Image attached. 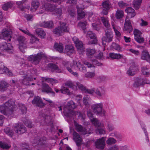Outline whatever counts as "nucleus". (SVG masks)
<instances>
[{
	"label": "nucleus",
	"instance_id": "7c9ffc66",
	"mask_svg": "<svg viewBox=\"0 0 150 150\" xmlns=\"http://www.w3.org/2000/svg\"><path fill=\"white\" fill-rule=\"evenodd\" d=\"M39 2L38 0H33L31 2L30 10L31 11H36L39 6Z\"/></svg>",
	"mask_w": 150,
	"mask_h": 150
},
{
	"label": "nucleus",
	"instance_id": "473e14b6",
	"mask_svg": "<svg viewBox=\"0 0 150 150\" xmlns=\"http://www.w3.org/2000/svg\"><path fill=\"white\" fill-rule=\"evenodd\" d=\"M60 26H59L62 30H63V32H68L69 28L67 25L65 23L63 22H59Z\"/></svg>",
	"mask_w": 150,
	"mask_h": 150
},
{
	"label": "nucleus",
	"instance_id": "4be33fe9",
	"mask_svg": "<svg viewBox=\"0 0 150 150\" xmlns=\"http://www.w3.org/2000/svg\"><path fill=\"white\" fill-rule=\"evenodd\" d=\"M46 138L43 137L40 138L39 136H37L34 140V143L38 145H44L46 143Z\"/></svg>",
	"mask_w": 150,
	"mask_h": 150
},
{
	"label": "nucleus",
	"instance_id": "aec40b11",
	"mask_svg": "<svg viewBox=\"0 0 150 150\" xmlns=\"http://www.w3.org/2000/svg\"><path fill=\"white\" fill-rule=\"evenodd\" d=\"M128 18V16L126 17V20L124 25V30L127 31L130 33L133 30V28L132 26L130 21L129 20H127V18Z\"/></svg>",
	"mask_w": 150,
	"mask_h": 150
},
{
	"label": "nucleus",
	"instance_id": "e2e57ef3",
	"mask_svg": "<svg viewBox=\"0 0 150 150\" xmlns=\"http://www.w3.org/2000/svg\"><path fill=\"white\" fill-rule=\"evenodd\" d=\"M21 150H31L26 143L22 144L21 145Z\"/></svg>",
	"mask_w": 150,
	"mask_h": 150
},
{
	"label": "nucleus",
	"instance_id": "f3484780",
	"mask_svg": "<svg viewBox=\"0 0 150 150\" xmlns=\"http://www.w3.org/2000/svg\"><path fill=\"white\" fill-rule=\"evenodd\" d=\"M73 139L76 142L77 146H81L82 144V139L81 136L76 132L73 133Z\"/></svg>",
	"mask_w": 150,
	"mask_h": 150
},
{
	"label": "nucleus",
	"instance_id": "37998d69",
	"mask_svg": "<svg viewBox=\"0 0 150 150\" xmlns=\"http://www.w3.org/2000/svg\"><path fill=\"white\" fill-rule=\"evenodd\" d=\"M110 48L112 50H117L119 52L121 51L122 50V48L118 44L115 43H112L110 46Z\"/></svg>",
	"mask_w": 150,
	"mask_h": 150
},
{
	"label": "nucleus",
	"instance_id": "a878e982",
	"mask_svg": "<svg viewBox=\"0 0 150 150\" xmlns=\"http://www.w3.org/2000/svg\"><path fill=\"white\" fill-rule=\"evenodd\" d=\"M47 67L49 70L52 72L56 71L57 72L60 73L61 72V70L59 68L57 65L53 63L49 64L47 65Z\"/></svg>",
	"mask_w": 150,
	"mask_h": 150
},
{
	"label": "nucleus",
	"instance_id": "1a4fd4ad",
	"mask_svg": "<svg viewBox=\"0 0 150 150\" xmlns=\"http://www.w3.org/2000/svg\"><path fill=\"white\" fill-rule=\"evenodd\" d=\"M12 32L10 29H4L2 31L1 34L2 37H0V38L4 39L6 40L7 42H9L11 40V35Z\"/></svg>",
	"mask_w": 150,
	"mask_h": 150
},
{
	"label": "nucleus",
	"instance_id": "338daca9",
	"mask_svg": "<svg viewBox=\"0 0 150 150\" xmlns=\"http://www.w3.org/2000/svg\"><path fill=\"white\" fill-rule=\"evenodd\" d=\"M96 132L97 133H98L100 134H104L105 133V130L103 129L98 128L96 130Z\"/></svg>",
	"mask_w": 150,
	"mask_h": 150
},
{
	"label": "nucleus",
	"instance_id": "79ce46f5",
	"mask_svg": "<svg viewBox=\"0 0 150 150\" xmlns=\"http://www.w3.org/2000/svg\"><path fill=\"white\" fill-rule=\"evenodd\" d=\"M124 16V12L123 11L118 9L117 10L115 13V17L117 19H120L122 18Z\"/></svg>",
	"mask_w": 150,
	"mask_h": 150
},
{
	"label": "nucleus",
	"instance_id": "774afa93",
	"mask_svg": "<svg viewBox=\"0 0 150 150\" xmlns=\"http://www.w3.org/2000/svg\"><path fill=\"white\" fill-rule=\"evenodd\" d=\"M65 85L69 88H73L74 85L73 83L71 81H67L65 83Z\"/></svg>",
	"mask_w": 150,
	"mask_h": 150
},
{
	"label": "nucleus",
	"instance_id": "864d4df0",
	"mask_svg": "<svg viewBox=\"0 0 150 150\" xmlns=\"http://www.w3.org/2000/svg\"><path fill=\"white\" fill-rule=\"evenodd\" d=\"M87 23L86 21L80 22L78 24V27L82 30H84L86 28V24Z\"/></svg>",
	"mask_w": 150,
	"mask_h": 150
},
{
	"label": "nucleus",
	"instance_id": "5fc2aeb1",
	"mask_svg": "<svg viewBox=\"0 0 150 150\" xmlns=\"http://www.w3.org/2000/svg\"><path fill=\"white\" fill-rule=\"evenodd\" d=\"M116 142V140L112 137L109 138L106 141V143L108 145H111L112 144H115Z\"/></svg>",
	"mask_w": 150,
	"mask_h": 150
},
{
	"label": "nucleus",
	"instance_id": "7ed1b4c3",
	"mask_svg": "<svg viewBox=\"0 0 150 150\" xmlns=\"http://www.w3.org/2000/svg\"><path fill=\"white\" fill-rule=\"evenodd\" d=\"M76 108L75 103L72 100H70L67 103L66 106L64 109V114L65 116L71 118L74 115L75 112L73 110Z\"/></svg>",
	"mask_w": 150,
	"mask_h": 150
},
{
	"label": "nucleus",
	"instance_id": "6e6552de",
	"mask_svg": "<svg viewBox=\"0 0 150 150\" xmlns=\"http://www.w3.org/2000/svg\"><path fill=\"white\" fill-rule=\"evenodd\" d=\"M17 40L19 43V48L20 50L22 52H25L24 49L27 47L26 43L27 41L26 39L23 36H19Z\"/></svg>",
	"mask_w": 150,
	"mask_h": 150
},
{
	"label": "nucleus",
	"instance_id": "0eeeda50",
	"mask_svg": "<svg viewBox=\"0 0 150 150\" xmlns=\"http://www.w3.org/2000/svg\"><path fill=\"white\" fill-rule=\"evenodd\" d=\"M105 36L102 38L103 45H105L107 42H110L112 41L113 35L111 28H107L105 30Z\"/></svg>",
	"mask_w": 150,
	"mask_h": 150
},
{
	"label": "nucleus",
	"instance_id": "680f3d73",
	"mask_svg": "<svg viewBox=\"0 0 150 150\" xmlns=\"http://www.w3.org/2000/svg\"><path fill=\"white\" fill-rule=\"evenodd\" d=\"M20 109L22 112L23 114L26 113L27 111V108L24 104H21L19 105Z\"/></svg>",
	"mask_w": 150,
	"mask_h": 150
},
{
	"label": "nucleus",
	"instance_id": "f257e3e1",
	"mask_svg": "<svg viewBox=\"0 0 150 150\" xmlns=\"http://www.w3.org/2000/svg\"><path fill=\"white\" fill-rule=\"evenodd\" d=\"M17 108V106L15 104V100L11 99L6 102L3 105L1 106L0 110L3 114L9 116L12 115Z\"/></svg>",
	"mask_w": 150,
	"mask_h": 150
},
{
	"label": "nucleus",
	"instance_id": "ddd939ff",
	"mask_svg": "<svg viewBox=\"0 0 150 150\" xmlns=\"http://www.w3.org/2000/svg\"><path fill=\"white\" fill-rule=\"evenodd\" d=\"M13 47L10 43L6 42H1L0 45V50L1 51H8L10 53L13 52Z\"/></svg>",
	"mask_w": 150,
	"mask_h": 150
},
{
	"label": "nucleus",
	"instance_id": "bb28decb",
	"mask_svg": "<svg viewBox=\"0 0 150 150\" xmlns=\"http://www.w3.org/2000/svg\"><path fill=\"white\" fill-rule=\"evenodd\" d=\"M42 116L44 119L45 122L46 124L48 125H51V128H53V126L51 120V117L49 115H45V114H42Z\"/></svg>",
	"mask_w": 150,
	"mask_h": 150
},
{
	"label": "nucleus",
	"instance_id": "e433bc0d",
	"mask_svg": "<svg viewBox=\"0 0 150 150\" xmlns=\"http://www.w3.org/2000/svg\"><path fill=\"white\" fill-rule=\"evenodd\" d=\"M143 79L141 78H137L135 80L133 84V86L135 87H137L142 84Z\"/></svg>",
	"mask_w": 150,
	"mask_h": 150
},
{
	"label": "nucleus",
	"instance_id": "603ef678",
	"mask_svg": "<svg viewBox=\"0 0 150 150\" xmlns=\"http://www.w3.org/2000/svg\"><path fill=\"white\" fill-rule=\"evenodd\" d=\"M80 1L83 5V7L80 6V7L83 8H84L85 7L88 6L90 2V0H80Z\"/></svg>",
	"mask_w": 150,
	"mask_h": 150
},
{
	"label": "nucleus",
	"instance_id": "69168bd1",
	"mask_svg": "<svg viewBox=\"0 0 150 150\" xmlns=\"http://www.w3.org/2000/svg\"><path fill=\"white\" fill-rule=\"evenodd\" d=\"M63 64L64 66L66 67L67 69L68 70V68H71L69 66L71 67L72 63L70 64V63L68 61H64L63 62Z\"/></svg>",
	"mask_w": 150,
	"mask_h": 150
},
{
	"label": "nucleus",
	"instance_id": "ea45409f",
	"mask_svg": "<svg viewBox=\"0 0 150 150\" xmlns=\"http://www.w3.org/2000/svg\"><path fill=\"white\" fill-rule=\"evenodd\" d=\"M54 48L60 52H63V47L62 44L55 43L54 46Z\"/></svg>",
	"mask_w": 150,
	"mask_h": 150
},
{
	"label": "nucleus",
	"instance_id": "39448f33",
	"mask_svg": "<svg viewBox=\"0 0 150 150\" xmlns=\"http://www.w3.org/2000/svg\"><path fill=\"white\" fill-rule=\"evenodd\" d=\"M103 104L100 103L93 105L91 106V109L93 112L98 116H105L106 112L103 109Z\"/></svg>",
	"mask_w": 150,
	"mask_h": 150
},
{
	"label": "nucleus",
	"instance_id": "c85d7f7f",
	"mask_svg": "<svg viewBox=\"0 0 150 150\" xmlns=\"http://www.w3.org/2000/svg\"><path fill=\"white\" fill-rule=\"evenodd\" d=\"M125 12H126L128 16L132 18L134 17L136 15V13L135 10L131 7H128L125 9Z\"/></svg>",
	"mask_w": 150,
	"mask_h": 150
},
{
	"label": "nucleus",
	"instance_id": "a211bd4d",
	"mask_svg": "<svg viewBox=\"0 0 150 150\" xmlns=\"http://www.w3.org/2000/svg\"><path fill=\"white\" fill-rule=\"evenodd\" d=\"M42 91L47 93H50L53 96H54L55 93L52 91V89L49 86L48 84L46 83H43L42 84Z\"/></svg>",
	"mask_w": 150,
	"mask_h": 150
},
{
	"label": "nucleus",
	"instance_id": "bf43d9fd",
	"mask_svg": "<svg viewBox=\"0 0 150 150\" xmlns=\"http://www.w3.org/2000/svg\"><path fill=\"white\" fill-rule=\"evenodd\" d=\"M60 90L62 93L66 94L68 95L70 94V92L69 89L64 87H62Z\"/></svg>",
	"mask_w": 150,
	"mask_h": 150
},
{
	"label": "nucleus",
	"instance_id": "4d7b16f0",
	"mask_svg": "<svg viewBox=\"0 0 150 150\" xmlns=\"http://www.w3.org/2000/svg\"><path fill=\"white\" fill-rule=\"evenodd\" d=\"M7 68L5 67L2 63L0 64V73L3 74L5 73L6 71Z\"/></svg>",
	"mask_w": 150,
	"mask_h": 150
},
{
	"label": "nucleus",
	"instance_id": "9d476101",
	"mask_svg": "<svg viewBox=\"0 0 150 150\" xmlns=\"http://www.w3.org/2000/svg\"><path fill=\"white\" fill-rule=\"evenodd\" d=\"M16 132L18 134H21L25 133L27 130L24 125L22 124L18 123L14 125Z\"/></svg>",
	"mask_w": 150,
	"mask_h": 150
},
{
	"label": "nucleus",
	"instance_id": "2eb2a0df",
	"mask_svg": "<svg viewBox=\"0 0 150 150\" xmlns=\"http://www.w3.org/2000/svg\"><path fill=\"white\" fill-rule=\"evenodd\" d=\"M102 5L103 7L102 13L104 15H107L109 10L111 6L110 3L108 0H105L103 1Z\"/></svg>",
	"mask_w": 150,
	"mask_h": 150
},
{
	"label": "nucleus",
	"instance_id": "a19ab883",
	"mask_svg": "<svg viewBox=\"0 0 150 150\" xmlns=\"http://www.w3.org/2000/svg\"><path fill=\"white\" fill-rule=\"evenodd\" d=\"M13 6V4L11 2H7L4 4L2 6V9L4 11H6L8 9L11 8Z\"/></svg>",
	"mask_w": 150,
	"mask_h": 150
},
{
	"label": "nucleus",
	"instance_id": "6e6d98bb",
	"mask_svg": "<svg viewBox=\"0 0 150 150\" xmlns=\"http://www.w3.org/2000/svg\"><path fill=\"white\" fill-rule=\"evenodd\" d=\"M134 39L137 42L140 43H143L144 41V38L141 36H134Z\"/></svg>",
	"mask_w": 150,
	"mask_h": 150
},
{
	"label": "nucleus",
	"instance_id": "4c0bfd02",
	"mask_svg": "<svg viewBox=\"0 0 150 150\" xmlns=\"http://www.w3.org/2000/svg\"><path fill=\"white\" fill-rule=\"evenodd\" d=\"M95 51L93 49H88L86 50V54L89 58H92L94 56Z\"/></svg>",
	"mask_w": 150,
	"mask_h": 150
},
{
	"label": "nucleus",
	"instance_id": "9b49d317",
	"mask_svg": "<svg viewBox=\"0 0 150 150\" xmlns=\"http://www.w3.org/2000/svg\"><path fill=\"white\" fill-rule=\"evenodd\" d=\"M71 68L76 71H79L83 72L86 71V68L79 62L74 61L72 63Z\"/></svg>",
	"mask_w": 150,
	"mask_h": 150
},
{
	"label": "nucleus",
	"instance_id": "6ab92c4d",
	"mask_svg": "<svg viewBox=\"0 0 150 150\" xmlns=\"http://www.w3.org/2000/svg\"><path fill=\"white\" fill-rule=\"evenodd\" d=\"M138 70L137 67L133 64L129 68L127 74L129 76H132L135 74Z\"/></svg>",
	"mask_w": 150,
	"mask_h": 150
},
{
	"label": "nucleus",
	"instance_id": "412c9836",
	"mask_svg": "<svg viewBox=\"0 0 150 150\" xmlns=\"http://www.w3.org/2000/svg\"><path fill=\"white\" fill-rule=\"evenodd\" d=\"M32 103L33 104H35L36 106L40 108L42 107L44 105L41 99L38 96L34 97L32 101Z\"/></svg>",
	"mask_w": 150,
	"mask_h": 150
},
{
	"label": "nucleus",
	"instance_id": "5701e85b",
	"mask_svg": "<svg viewBox=\"0 0 150 150\" xmlns=\"http://www.w3.org/2000/svg\"><path fill=\"white\" fill-rule=\"evenodd\" d=\"M75 50L74 47L71 45H67L65 46L64 52L67 55L70 56L74 53Z\"/></svg>",
	"mask_w": 150,
	"mask_h": 150
},
{
	"label": "nucleus",
	"instance_id": "de8ad7c7",
	"mask_svg": "<svg viewBox=\"0 0 150 150\" xmlns=\"http://www.w3.org/2000/svg\"><path fill=\"white\" fill-rule=\"evenodd\" d=\"M142 0H134L133 5L134 8L137 10L139 8Z\"/></svg>",
	"mask_w": 150,
	"mask_h": 150
},
{
	"label": "nucleus",
	"instance_id": "c756f323",
	"mask_svg": "<svg viewBox=\"0 0 150 150\" xmlns=\"http://www.w3.org/2000/svg\"><path fill=\"white\" fill-rule=\"evenodd\" d=\"M76 8L77 10L78 18L80 19L83 18L85 15V13L83 10L84 8L80 7L79 6H77Z\"/></svg>",
	"mask_w": 150,
	"mask_h": 150
},
{
	"label": "nucleus",
	"instance_id": "20e7f679",
	"mask_svg": "<svg viewBox=\"0 0 150 150\" xmlns=\"http://www.w3.org/2000/svg\"><path fill=\"white\" fill-rule=\"evenodd\" d=\"M47 58V56L45 54L40 52L37 54L30 55L28 57V59L32 64L36 65L39 63L41 59H46Z\"/></svg>",
	"mask_w": 150,
	"mask_h": 150
},
{
	"label": "nucleus",
	"instance_id": "393cba45",
	"mask_svg": "<svg viewBox=\"0 0 150 150\" xmlns=\"http://www.w3.org/2000/svg\"><path fill=\"white\" fill-rule=\"evenodd\" d=\"M95 93L100 98L105 95V88L103 87H99L94 89Z\"/></svg>",
	"mask_w": 150,
	"mask_h": 150
},
{
	"label": "nucleus",
	"instance_id": "f03ea898",
	"mask_svg": "<svg viewBox=\"0 0 150 150\" xmlns=\"http://www.w3.org/2000/svg\"><path fill=\"white\" fill-rule=\"evenodd\" d=\"M45 11L53 12L54 14L60 16L62 14V9L61 8H57L54 5L48 3L43 4L40 11V13H42Z\"/></svg>",
	"mask_w": 150,
	"mask_h": 150
},
{
	"label": "nucleus",
	"instance_id": "72a5a7b5",
	"mask_svg": "<svg viewBox=\"0 0 150 150\" xmlns=\"http://www.w3.org/2000/svg\"><path fill=\"white\" fill-rule=\"evenodd\" d=\"M40 25L42 27L52 28L53 27V24L52 21H44L40 24Z\"/></svg>",
	"mask_w": 150,
	"mask_h": 150
},
{
	"label": "nucleus",
	"instance_id": "dca6fc26",
	"mask_svg": "<svg viewBox=\"0 0 150 150\" xmlns=\"http://www.w3.org/2000/svg\"><path fill=\"white\" fill-rule=\"evenodd\" d=\"M87 115L91 121L96 126L99 127L101 125V124L97 119L94 118L91 110H89L87 111Z\"/></svg>",
	"mask_w": 150,
	"mask_h": 150
},
{
	"label": "nucleus",
	"instance_id": "c9c22d12",
	"mask_svg": "<svg viewBox=\"0 0 150 150\" xmlns=\"http://www.w3.org/2000/svg\"><path fill=\"white\" fill-rule=\"evenodd\" d=\"M8 86L9 85L7 82L4 81H2L0 84V91H5L7 89Z\"/></svg>",
	"mask_w": 150,
	"mask_h": 150
},
{
	"label": "nucleus",
	"instance_id": "2f4dec72",
	"mask_svg": "<svg viewBox=\"0 0 150 150\" xmlns=\"http://www.w3.org/2000/svg\"><path fill=\"white\" fill-rule=\"evenodd\" d=\"M110 57L112 59H119L123 58L124 56L119 53H110L109 54Z\"/></svg>",
	"mask_w": 150,
	"mask_h": 150
},
{
	"label": "nucleus",
	"instance_id": "b1692460",
	"mask_svg": "<svg viewBox=\"0 0 150 150\" xmlns=\"http://www.w3.org/2000/svg\"><path fill=\"white\" fill-rule=\"evenodd\" d=\"M75 125L76 131L78 132H80L81 134L84 135L88 133H90L88 132L86 129L84 127H83L81 125L78 124H76Z\"/></svg>",
	"mask_w": 150,
	"mask_h": 150
},
{
	"label": "nucleus",
	"instance_id": "423d86ee",
	"mask_svg": "<svg viewBox=\"0 0 150 150\" xmlns=\"http://www.w3.org/2000/svg\"><path fill=\"white\" fill-rule=\"evenodd\" d=\"M20 74L23 75V79L21 80L20 83L23 84L27 86L29 84V81L33 80V79L32 77V74L30 71L27 72L24 71H21Z\"/></svg>",
	"mask_w": 150,
	"mask_h": 150
},
{
	"label": "nucleus",
	"instance_id": "cd10ccee",
	"mask_svg": "<svg viewBox=\"0 0 150 150\" xmlns=\"http://www.w3.org/2000/svg\"><path fill=\"white\" fill-rule=\"evenodd\" d=\"M141 58L143 60L150 62V55L147 50H145L142 51Z\"/></svg>",
	"mask_w": 150,
	"mask_h": 150
},
{
	"label": "nucleus",
	"instance_id": "0e129e2a",
	"mask_svg": "<svg viewBox=\"0 0 150 150\" xmlns=\"http://www.w3.org/2000/svg\"><path fill=\"white\" fill-rule=\"evenodd\" d=\"M119 6L121 8L125 7L128 6V4L122 1H120L118 3Z\"/></svg>",
	"mask_w": 150,
	"mask_h": 150
},
{
	"label": "nucleus",
	"instance_id": "c03bdc74",
	"mask_svg": "<svg viewBox=\"0 0 150 150\" xmlns=\"http://www.w3.org/2000/svg\"><path fill=\"white\" fill-rule=\"evenodd\" d=\"M100 19L104 26L106 27L107 29L110 28H109L110 26V25L107 19L104 17H101Z\"/></svg>",
	"mask_w": 150,
	"mask_h": 150
},
{
	"label": "nucleus",
	"instance_id": "58836bf2",
	"mask_svg": "<svg viewBox=\"0 0 150 150\" xmlns=\"http://www.w3.org/2000/svg\"><path fill=\"white\" fill-rule=\"evenodd\" d=\"M62 31L61 30L60 27L58 26L53 30V33L58 36H61L64 34Z\"/></svg>",
	"mask_w": 150,
	"mask_h": 150
},
{
	"label": "nucleus",
	"instance_id": "a18cd8bd",
	"mask_svg": "<svg viewBox=\"0 0 150 150\" xmlns=\"http://www.w3.org/2000/svg\"><path fill=\"white\" fill-rule=\"evenodd\" d=\"M4 131L6 134L11 137H12L14 134V132L13 130L11 129L9 127L5 128L4 129Z\"/></svg>",
	"mask_w": 150,
	"mask_h": 150
},
{
	"label": "nucleus",
	"instance_id": "052dcab7",
	"mask_svg": "<svg viewBox=\"0 0 150 150\" xmlns=\"http://www.w3.org/2000/svg\"><path fill=\"white\" fill-rule=\"evenodd\" d=\"M140 124L141 125L142 127L143 130L144 131V132L145 133V135L146 137V140L147 141V142H149V139L148 133L147 132V131H146V130L145 128L144 127L145 126L144 125V124L143 122L141 123Z\"/></svg>",
	"mask_w": 150,
	"mask_h": 150
},
{
	"label": "nucleus",
	"instance_id": "49530a36",
	"mask_svg": "<svg viewBox=\"0 0 150 150\" xmlns=\"http://www.w3.org/2000/svg\"><path fill=\"white\" fill-rule=\"evenodd\" d=\"M141 69L142 73L143 75L147 76L150 75L149 70L146 67H142Z\"/></svg>",
	"mask_w": 150,
	"mask_h": 150
},
{
	"label": "nucleus",
	"instance_id": "3c124183",
	"mask_svg": "<svg viewBox=\"0 0 150 150\" xmlns=\"http://www.w3.org/2000/svg\"><path fill=\"white\" fill-rule=\"evenodd\" d=\"M89 101V98L88 96H85L83 99V103L88 108L89 106L88 102Z\"/></svg>",
	"mask_w": 150,
	"mask_h": 150
},
{
	"label": "nucleus",
	"instance_id": "f8f14e48",
	"mask_svg": "<svg viewBox=\"0 0 150 150\" xmlns=\"http://www.w3.org/2000/svg\"><path fill=\"white\" fill-rule=\"evenodd\" d=\"M105 140L106 138L103 137L96 140L95 143L96 148L100 150H103L105 145Z\"/></svg>",
	"mask_w": 150,
	"mask_h": 150
},
{
	"label": "nucleus",
	"instance_id": "09e8293b",
	"mask_svg": "<svg viewBox=\"0 0 150 150\" xmlns=\"http://www.w3.org/2000/svg\"><path fill=\"white\" fill-rule=\"evenodd\" d=\"M11 146L8 144L0 142V147L4 149H8L11 147Z\"/></svg>",
	"mask_w": 150,
	"mask_h": 150
},
{
	"label": "nucleus",
	"instance_id": "4468645a",
	"mask_svg": "<svg viewBox=\"0 0 150 150\" xmlns=\"http://www.w3.org/2000/svg\"><path fill=\"white\" fill-rule=\"evenodd\" d=\"M72 40L75 44L76 46L77 49L78 51L79 54L82 53L84 50V47L81 41L79 40L76 37H74L72 38Z\"/></svg>",
	"mask_w": 150,
	"mask_h": 150
},
{
	"label": "nucleus",
	"instance_id": "13d9d810",
	"mask_svg": "<svg viewBox=\"0 0 150 150\" xmlns=\"http://www.w3.org/2000/svg\"><path fill=\"white\" fill-rule=\"evenodd\" d=\"M86 36L87 38H90L91 39L95 38H96L95 33L91 31H88L87 33Z\"/></svg>",
	"mask_w": 150,
	"mask_h": 150
},
{
	"label": "nucleus",
	"instance_id": "8fccbe9b",
	"mask_svg": "<svg viewBox=\"0 0 150 150\" xmlns=\"http://www.w3.org/2000/svg\"><path fill=\"white\" fill-rule=\"evenodd\" d=\"M110 136L111 137H115L116 138L119 139H121V135L117 131H114L110 133Z\"/></svg>",
	"mask_w": 150,
	"mask_h": 150
},
{
	"label": "nucleus",
	"instance_id": "f704fd0d",
	"mask_svg": "<svg viewBox=\"0 0 150 150\" xmlns=\"http://www.w3.org/2000/svg\"><path fill=\"white\" fill-rule=\"evenodd\" d=\"M35 32L38 36L42 38H45L46 33L44 30L41 28H38L35 30Z\"/></svg>",
	"mask_w": 150,
	"mask_h": 150
}]
</instances>
